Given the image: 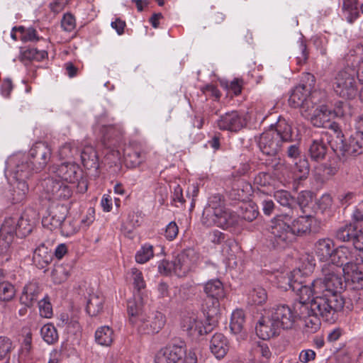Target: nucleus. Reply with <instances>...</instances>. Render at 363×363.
Returning <instances> with one entry per match:
<instances>
[{
  "label": "nucleus",
  "mask_w": 363,
  "mask_h": 363,
  "mask_svg": "<svg viewBox=\"0 0 363 363\" xmlns=\"http://www.w3.org/2000/svg\"><path fill=\"white\" fill-rule=\"evenodd\" d=\"M70 267L69 265H57L52 271V278L55 283L61 284L65 281L70 275Z\"/></svg>",
  "instance_id": "obj_45"
},
{
  "label": "nucleus",
  "mask_w": 363,
  "mask_h": 363,
  "mask_svg": "<svg viewBox=\"0 0 363 363\" xmlns=\"http://www.w3.org/2000/svg\"><path fill=\"white\" fill-rule=\"evenodd\" d=\"M340 149L345 155L357 156L363 154V131L357 130L350 136L347 143L341 140Z\"/></svg>",
  "instance_id": "obj_23"
},
{
  "label": "nucleus",
  "mask_w": 363,
  "mask_h": 363,
  "mask_svg": "<svg viewBox=\"0 0 363 363\" xmlns=\"http://www.w3.org/2000/svg\"><path fill=\"white\" fill-rule=\"evenodd\" d=\"M298 318L303 320L304 330L307 333H314L317 332L320 327V317L317 314L312 313L311 311L301 312L298 311Z\"/></svg>",
  "instance_id": "obj_33"
},
{
  "label": "nucleus",
  "mask_w": 363,
  "mask_h": 363,
  "mask_svg": "<svg viewBox=\"0 0 363 363\" xmlns=\"http://www.w3.org/2000/svg\"><path fill=\"white\" fill-rule=\"evenodd\" d=\"M40 314L42 317L49 318L52 315V309L50 302L41 300L38 303Z\"/></svg>",
  "instance_id": "obj_64"
},
{
  "label": "nucleus",
  "mask_w": 363,
  "mask_h": 363,
  "mask_svg": "<svg viewBox=\"0 0 363 363\" xmlns=\"http://www.w3.org/2000/svg\"><path fill=\"white\" fill-rule=\"evenodd\" d=\"M210 350L217 359L224 357L229 350L227 338L221 333L214 334L210 342Z\"/></svg>",
  "instance_id": "obj_27"
},
{
  "label": "nucleus",
  "mask_w": 363,
  "mask_h": 363,
  "mask_svg": "<svg viewBox=\"0 0 363 363\" xmlns=\"http://www.w3.org/2000/svg\"><path fill=\"white\" fill-rule=\"evenodd\" d=\"M345 282L352 285L354 289H363V261L342 268Z\"/></svg>",
  "instance_id": "obj_21"
},
{
  "label": "nucleus",
  "mask_w": 363,
  "mask_h": 363,
  "mask_svg": "<svg viewBox=\"0 0 363 363\" xmlns=\"http://www.w3.org/2000/svg\"><path fill=\"white\" fill-rule=\"evenodd\" d=\"M145 159L143 152L130 150L125 154V162L128 166L135 167L139 165Z\"/></svg>",
  "instance_id": "obj_50"
},
{
  "label": "nucleus",
  "mask_w": 363,
  "mask_h": 363,
  "mask_svg": "<svg viewBox=\"0 0 363 363\" xmlns=\"http://www.w3.org/2000/svg\"><path fill=\"white\" fill-rule=\"evenodd\" d=\"M251 354L255 361L259 363H267L272 353L268 345L262 341L255 342L251 349Z\"/></svg>",
  "instance_id": "obj_34"
},
{
  "label": "nucleus",
  "mask_w": 363,
  "mask_h": 363,
  "mask_svg": "<svg viewBox=\"0 0 363 363\" xmlns=\"http://www.w3.org/2000/svg\"><path fill=\"white\" fill-rule=\"evenodd\" d=\"M29 155L33 159L32 162L35 170L43 169L48 164L51 156V149L45 142L35 143L29 151Z\"/></svg>",
  "instance_id": "obj_19"
},
{
  "label": "nucleus",
  "mask_w": 363,
  "mask_h": 363,
  "mask_svg": "<svg viewBox=\"0 0 363 363\" xmlns=\"http://www.w3.org/2000/svg\"><path fill=\"white\" fill-rule=\"evenodd\" d=\"M182 328L193 337H199L211 330L209 324L204 323L201 317L194 313L184 315L182 320Z\"/></svg>",
  "instance_id": "obj_17"
},
{
  "label": "nucleus",
  "mask_w": 363,
  "mask_h": 363,
  "mask_svg": "<svg viewBox=\"0 0 363 363\" xmlns=\"http://www.w3.org/2000/svg\"><path fill=\"white\" fill-rule=\"evenodd\" d=\"M302 116L310 121L311 124L317 128H327L336 130L337 124L331 123L332 118L342 116L343 113L340 110L331 111L326 105H316V102L309 107L308 112Z\"/></svg>",
  "instance_id": "obj_9"
},
{
  "label": "nucleus",
  "mask_w": 363,
  "mask_h": 363,
  "mask_svg": "<svg viewBox=\"0 0 363 363\" xmlns=\"http://www.w3.org/2000/svg\"><path fill=\"white\" fill-rule=\"evenodd\" d=\"M8 168L13 175L16 180L26 181L35 170V167L29 164L28 158L23 155H16L9 158Z\"/></svg>",
  "instance_id": "obj_16"
},
{
  "label": "nucleus",
  "mask_w": 363,
  "mask_h": 363,
  "mask_svg": "<svg viewBox=\"0 0 363 363\" xmlns=\"http://www.w3.org/2000/svg\"><path fill=\"white\" fill-rule=\"evenodd\" d=\"M176 275L184 277L196 268L199 263V255L194 249L188 248L181 252L175 258Z\"/></svg>",
  "instance_id": "obj_15"
},
{
  "label": "nucleus",
  "mask_w": 363,
  "mask_h": 363,
  "mask_svg": "<svg viewBox=\"0 0 363 363\" xmlns=\"http://www.w3.org/2000/svg\"><path fill=\"white\" fill-rule=\"evenodd\" d=\"M298 138L294 135L291 126L284 120H279L275 128L264 131L260 135L258 145L266 155H275L279 150L282 143L291 142Z\"/></svg>",
  "instance_id": "obj_5"
},
{
  "label": "nucleus",
  "mask_w": 363,
  "mask_h": 363,
  "mask_svg": "<svg viewBox=\"0 0 363 363\" xmlns=\"http://www.w3.org/2000/svg\"><path fill=\"white\" fill-rule=\"evenodd\" d=\"M315 222V218L311 216H301L295 220L291 219V228L296 237L311 232Z\"/></svg>",
  "instance_id": "obj_32"
},
{
  "label": "nucleus",
  "mask_w": 363,
  "mask_h": 363,
  "mask_svg": "<svg viewBox=\"0 0 363 363\" xmlns=\"http://www.w3.org/2000/svg\"><path fill=\"white\" fill-rule=\"evenodd\" d=\"M318 93L311 91V89L306 85L296 86L289 99V104L291 107L299 108L301 115L308 112L309 107L315 104Z\"/></svg>",
  "instance_id": "obj_11"
},
{
  "label": "nucleus",
  "mask_w": 363,
  "mask_h": 363,
  "mask_svg": "<svg viewBox=\"0 0 363 363\" xmlns=\"http://www.w3.org/2000/svg\"><path fill=\"white\" fill-rule=\"evenodd\" d=\"M308 174L309 165L307 160L299 158L294 165L291 178L295 181L301 180L306 178Z\"/></svg>",
  "instance_id": "obj_41"
},
{
  "label": "nucleus",
  "mask_w": 363,
  "mask_h": 363,
  "mask_svg": "<svg viewBox=\"0 0 363 363\" xmlns=\"http://www.w3.org/2000/svg\"><path fill=\"white\" fill-rule=\"evenodd\" d=\"M356 231L357 227L354 224L347 223L337 229L335 236L340 241L353 242Z\"/></svg>",
  "instance_id": "obj_42"
},
{
  "label": "nucleus",
  "mask_w": 363,
  "mask_h": 363,
  "mask_svg": "<svg viewBox=\"0 0 363 363\" xmlns=\"http://www.w3.org/2000/svg\"><path fill=\"white\" fill-rule=\"evenodd\" d=\"M238 247L236 242L232 239H228L222 245L221 252L225 258L226 264L229 267L234 268L238 266V260L236 253Z\"/></svg>",
  "instance_id": "obj_31"
},
{
  "label": "nucleus",
  "mask_w": 363,
  "mask_h": 363,
  "mask_svg": "<svg viewBox=\"0 0 363 363\" xmlns=\"http://www.w3.org/2000/svg\"><path fill=\"white\" fill-rule=\"evenodd\" d=\"M114 339V332L109 326H101L95 332L96 342L102 346H110Z\"/></svg>",
  "instance_id": "obj_38"
},
{
  "label": "nucleus",
  "mask_w": 363,
  "mask_h": 363,
  "mask_svg": "<svg viewBox=\"0 0 363 363\" xmlns=\"http://www.w3.org/2000/svg\"><path fill=\"white\" fill-rule=\"evenodd\" d=\"M245 313L241 309L235 310L231 315L230 328L234 334H239L243 329Z\"/></svg>",
  "instance_id": "obj_43"
},
{
  "label": "nucleus",
  "mask_w": 363,
  "mask_h": 363,
  "mask_svg": "<svg viewBox=\"0 0 363 363\" xmlns=\"http://www.w3.org/2000/svg\"><path fill=\"white\" fill-rule=\"evenodd\" d=\"M18 32L21 33L20 39L22 42H34L38 41L40 38L37 34V31L32 27L25 28L18 26Z\"/></svg>",
  "instance_id": "obj_51"
},
{
  "label": "nucleus",
  "mask_w": 363,
  "mask_h": 363,
  "mask_svg": "<svg viewBox=\"0 0 363 363\" xmlns=\"http://www.w3.org/2000/svg\"><path fill=\"white\" fill-rule=\"evenodd\" d=\"M104 298L98 294H91L89 296L86 304V312L91 316H96L103 310Z\"/></svg>",
  "instance_id": "obj_40"
},
{
  "label": "nucleus",
  "mask_w": 363,
  "mask_h": 363,
  "mask_svg": "<svg viewBox=\"0 0 363 363\" xmlns=\"http://www.w3.org/2000/svg\"><path fill=\"white\" fill-rule=\"evenodd\" d=\"M40 335L48 344H53L58 340V333L55 327L52 323L44 325L40 330Z\"/></svg>",
  "instance_id": "obj_46"
},
{
  "label": "nucleus",
  "mask_w": 363,
  "mask_h": 363,
  "mask_svg": "<svg viewBox=\"0 0 363 363\" xmlns=\"http://www.w3.org/2000/svg\"><path fill=\"white\" fill-rule=\"evenodd\" d=\"M186 354L182 346L169 345L161 349L155 357V363H184Z\"/></svg>",
  "instance_id": "obj_20"
},
{
  "label": "nucleus",
  "mask_w": 363,
  "mask_h": 363,
  "mask_svg": "<svg viewBox=\"0 0 363 363\" xmlns=\"http://www.w3.org/2000/svg\"><path fill=\"white\" fill-rule=\"evenodd\" d=\"M342 269L333 264H325L322 267L323 277L313 281L314 290L318 294H338L343 289V281L341 277Z\"/></svg>",
  "instance_id": "obj_7"
},
{
  "label": "nucleus",
  "mask_w": 363,
  "mask_h": 363,
  "mask_svg": "<svg viewBox=\"0 0 363 363\" xmlns=\"http://www.w3.org/2000/svg\"><path fill=\"white\" fill-rule=\"evenodd\" d=\"M179 233V228L177 223L174 221H171L166 226L164 235L169 241H172L176 238Z\"/></svg>",
  "instance_id": "obj_63"
},
{
  "label": "nucleus",
  "mask_w": 363,
  "mask_h": 363,
  "mask_svg": "<svg viewBox=\"0 0 363 363\" xmlns=\"http://www.w3.org/2000/svg\"><path fill=\"white\" fill-rule=\"evenodd\" d=\"M61 181L53 177L45 179L42 184L43 194L48 200H52Z\"/></svg>",
  "instance_id": "obj_44"
},
{
  "label": "nucleus",
  "mask_w": 363,
  "mask_h": 363,
  "mask_svg": "<svg viewBox=\"0 0 363 363\" xmlns=\"http://www.w3.org/2000/svg\"><path fill=\"white\" fill-rule=\"evenodd\" d=\"M201 223L207 227L216 226L223 230H234L239 224V216L227 208L220 196H212L205 206Z\"/></svg>",
  "instance_id": "obj_3"
},
{
  "label": "nucleus",
  "mask_w": 363,
  "mask_h": 363,
  "mask_svg": "<svg viewBox=\"0 0 363 363\" xmlns=\"http://www.w3.org/2000/svg\"><path fill=\"white\" fill-rule=\"evenodd\" d=\"M327 150V144L322 138L315 139L310 145L309 155L311 160L320 161L325 158Z\"/></svg>",
  "instance_id": "obj_36"
},
{
  "label": "nucleus",
  "mask_w": 363,
  "mask_h": 363,
  "mask_svg": "<svg viewBox=\"0 0 363 363\" xmlns=\"http://www.w3.org/2000/svg\"><path fill=\"white\" fill-rule=\"evenodd\" d=\"M276 327L280 330H289L293 328L298 318V309L291 308L286 304H279L274 307L269 316Z\"/></svg>",
  "instance_id": "obj_10"
},
{
  "label": "nucleus",
  "mask_w": 363,
  "mask_h": 363,
  "mask_svg": "<svg viewBox=\"0 0 363 363\" xmlns=\"http://www.w3.org/2000/svg\"><path fill=\"white\" fill-rule=\"evenodd\" d=\"M127 313L130 323L140 335H154L162 330L166 323L165 315L158 311L145 310L143 298L135 294L127 302Z\"/></svg>",
  "instance_id": "obj_1"
},
{
  "label": "nucleus",
  "mask_w": 363,
  "mask_h": 363,
  "mask_svg": "<svg viewBox=\"0 0 363 363\" xmlns=\"http://www.w3.org/2000/svg\"><path fill=\"white\" fill-rule=\"evenodd\" d=\"M246 124L244 116L236 111L225 113L217 121V125L220 130L230 132H238Z\"/></svg>",
  "instance_id": "obj_18"
},
{
  "label": "nucleus",
  "mask_w": 363,
  "mask_h": 363,
  "mask_svg": "<svg viewBox=\"0 0 363 363\" xmlns=\"http://www.w3.org/2000/svg\"><path fill=\"white\" fill-rule=\"evenodd\" d=\"M39 294L38 285L36 283L30 282L23 287L20 302L26 307H31L38 301Z\"/></svg>",
  "instance_id": "obj_28"
},
{
  "label": "nucleus",
  "mask_w": 363,
  "mask_h": 363,
  "mask_svg": "<svg viewBox=\"0 0 363 363\" xmlns=\"http://www.w3.org/2000/svg\"><path fill=\"white\" fill-rule=\"evenodd\" d=\"M77 152L76 147L71 143H66L59 149V156L61 159H70Z\"/></svg>",
  "instance_id": "obj_57"
},
{
  "label": "nucleus",
  "mask_w": 363,
  "mask_h": 363,
  "mask_svg": "<svg viewBox=\"0 0 363 363\" xmlns=\"http://www.w3.org/2000/svg\"><path fill=\"white\" fill-rule=\"evenodd\" d=\"M176 263L174 259L172 262L162 260L158 264V271L161 274L169 275L174 273L176 274Z\"/></svg>",
  "instance_id": "obj_60"
},
{
  "label": "nucleus",
  "mask_w": 363,
  "mask_h": 363,
  "mask_svg": "<svg viewBox=\"0 0 363 363\" xmlns=\"http://www.w3.org/2000/svg\"><path fill=\"white\" fill-rule=\"evenodd\" d=\"M133 284L135 289L140 291L145 288V281L144 280L143 273L136 268L131 269Z\"/></svg>",
  "instance_id": "obj_56"
},
{
  "label": "nucleus",
  "mask_w": 363,
  "mask_h": 363,
  "mask_svg": "<svg viewBox=\"0 0 363 363\" xmlns=\"http://www.w3.org/2000/svg\"><path fill=\"white\" fill-rule=\"evenodd\" d=\"M357 262H363V250H358L354 246L352 247L340 246L335 248L330 264L342 269L347 265H353Z\"/></svg>",
  "instance_id": "obj_14"
},
{
  "label": "nucleus",
  "mask_w": 363,
  "mask_h": 363,
  "mask_svg": "<svg viewBox=\"0 0 363 363\" xmlns=\"http://www.w3.org/2000/svg\"><path fill=\"white\" fill-rule=\"evenodd\" d=\"M292 291H296L299 297V300L294 303L295 308H298V311H301V305H309L310 298L315 296L318 293L314 290L313 286V282L311 285L306 286L303 285L301 281H298V278L296 279L294 281V286L291 289Z\"/></svg>",
  "instance_id": "obj_24"
},
{
  "label": "nucleus",
  "mask_w": 363,
  "mask_h": 363,
  "mask_svg": "<svg viewBox=\"0 0 363 363\" xmlns=\"http://www.w3.org/2000/svg\"><path fill=\"white\" fill-rule=\"evenodd\" d=\"M82 162L86 169L99 167L98 156L92 146H85L81 152Z\"/></svg>",
  "instance_id": "obj_37"
},
{
  "label": "nucleus",
  "mask_w": 363,
  "mask_h": 363,
  "mask_svg": "<svg viewBox=\"0 0 363 363\" xmlns=\"http://www.w3.org/2000/svg\"><path fill=\"white\" fill-rule=\"evenodd\" d=\"M154 256L152 245L144 244L135 254V261L139 264H145Z\"/></svg>",
  "instance_id": "obj_48"
},
{
  "label": "nucleus",
  "mask_w": 363,
  "mask_h": 363,
  "mask_svg": "<svg viewBox=\"0 0 363 363\" xmlns=\"http://www.w3.org/2000/svg\"><path fill=\"white\" fill-rule=\"evenodd\" d=\"M61 26L66 32L74 30L76 27V20L74 16L70 13L64 14L61 21Z\"/></svg>",
  "instance_id": "obj_61"
},
{
  "label": "nucleus",
  "mask_w": 363,
  "mask_h": 363,
  "mask_svg": "<svg viewBox=\"0 0 363 363\" xmlns=\"http://www.w3.org/2000/svg\"><path fill=\"white\" fill-rule=\"evenodd\" d=\"M301 312H308L317 314L327 322H334L335 313L342 310L344 301L340 296L333 294H318L314 296L309 305H301Z\"/></svg>",
  "instance_id": "obj_6"
},
{
  "label": "nucleus",
  "mask_w": 363,
  "mask_h": 363,
  "mask_svg": "<svg viewBox=\"0 0 363 363\" xmlns=\"http://www.w3.org/2000/svg\"><path fill=\"white\" fill-rule=\"evenodd\" d=\"M241 209L242 218L247 221H252L259 214L256 206L253 203H246Z\"/></svg>",
  "instance_id": "obj_55"
},
{
  "label": "nucleus",
  "mask_w": 363,
  "mask_h": 363,
  "mask_svg": "<svg viewBox=\"0 0 363 363\" xmlns=\"http://www.w3.org/2000/svg\"><path fill=\"white\" fill-rule=\"evenodd\" d=\"M356 69L346 67L338 71L331 80L335 94L340 98L351 100L359 93L356 80Z\"/></svg>",
  "instance_id": "obj_8"
},
{
  "label": "nucleus",
  "mask_w": 363,
  "mask_h": 363,
  "mask_svg": "<svg viewBox=\"0 0 363 363\" xmlns=\"http://www.w3.org/2000/svg\"><path fill=\"white\" fill-rule=\"evenodd\" d=\"M34 224V220L28 212H24L19 218H6L0 228V255L9 260L15 236H27L31 233Z\"/></svg>",
  "instance_id": "obj_2"
},
{
  "label": "nucleus",
  "mask_w": 363,
  "mask_h": 363,
  "mask_svg": "<svg viewBox=\"0 0 363 363\" xmlns=\"http://www.w3.org/2000/svg\"><path fill=\"white\" fill-rule=\"evenodd\" d=\"M250 297L254 304L262 305L267 300V294L264 288L257 286L251 291Z\"/></svg>",
  "instance_id": "obj_52"
},
{
  "label": "nucleus",
  "mask_w": 363,
  "mask_h": 363,
  "mask_svg": "<svg viewBox=\"0 0 363 363\" xmlns=\"http://www.w3.org/2000/svg\"><path fill=\"white\" fill-rule=\"evenodd\" d=\"M255 329L257 335L262 340L269 339L278 335L280 331V329L275 326L269 317L267 320H259Z\"/></svg>",
  "instance_id": "obj_29"
},
{
  "label": "nucleus",
  "mask_w": 363,
  "mask_h": 363,
  "mask_svg": "<svg viewBox=\"0 0 363 363\" xmlns=\"http://www.w3.org/2000/svg\"><path fill=\"white\" fill-rule=\"evenodd\" d=\"M66 213L65 208L57 207L49 212L42 219V225L48 230H53L60 228L62 222L65 220Z\"/></svg>",
  "instance_id": "obj_25"
},
{
  "label": "nucleus",
  "mask_w": 363,
  "mask_h": 363,
  "mask_svg": "<svg viewBox=\"0 0 363 363\" xmlns=\"http://www.w3.org/2000/svg\"><path fill=\"white\" fill-rule=\"evenodd\" d=\"M29 191V186L26 181L16 180L11 191V199L13 203H20L24 201Z\"/></svg>",
  "instance_id": "obj_39"
},
{
  "label": "nucleus",
  "mask_w": 363,
  "mask_h": 363,
  "mask_svg": "<svg viewBox=\"0 0 363 363\" xmlns=\"http://www.w3.org/2000/svg\"><path fill=\"white\" fill-rule=\"evenodd\" d=\"M342 12L347 22L353 23L359 17L358 0H342Z\"/></svg>",
  "instance_id": "obj_35"
},
{
  "label": "nucleus",
  "mask_w": 363,
  "mask_h": 363,
  "mask_svg": "<svg viewBox=\"0 0 363 363\" xmlns=\"http://www.w3.org/2000/svg\"><path fill=\"white\" fill-rule=\"evenodd\" d=\"M52 172L56 177L69 183H77L83 185L84 190L87 189L85 181L82 180V171L74 162H64L60 165L52 167Z\"/></svg>",
  "instance_id": "obj_13"
},
{
  "label": "nucleus",
  "mask_w": 363,
  "mask_h": 363,
  "mask_svg": "<svg viewBox=\"0 0 363 363\" xmlns=\"http://www.w3.org/2000/svg\"><path fill=\"white\" fill-rule=\"evenodd\" d=\"M23 57L29 60L41 61L48 57V52L45 50H38L36 48H29L24 51Z\"/></svg>",
  "instance_id": "obj_58"
},
{
  "label": "nucleus",
  "mask_w": 363,
  "mask_h": 363,
  "mask_svg": "<svg viewBox=\"0 0 363 363\" xmlns=\"http://www.w3.org/2000/svg\"><path fill=\"white\" fill-rule=\"evenodd\" d=\"M208 238L210 242L216 245L223 244L228 240L226 235L218 230L211 231Z\"/></svg>",
  "instance_id": "obj_62"
},
{
  "label": "nucleus",
  "mask_w": 363,
  "mask_h": 363,
  "mask_svg": "<svg viewBox=\"0 0 363 363\" xmlns=\"http://www.w3.org/2000/svg\"><path fill=\"white\" fill-rule=\"evenodd\" d=\"M16 294L14 286L9 281L0 282V301L8 302L12 300Z\"/></svg>",
  "instance_id": "obj_49"
},
{
  "label": "nucleus",
  "mask_w": 363,
  "mask_h": 363,
  "mask_svg": "<svg viewBox=\"0 0 363 363\" xmlns=\"http://www.w3.org/2000/svg\"><path fill=\"white\" fill-rule=\"evenodd\" d=\"M61 233L63 235L69 237L75 234L79 230V225L77 221L72 219H66L62 222L60 225Z\"/></svg>",
  "instance_id": "obj_53"
},
{
  "label": "nucleus",
  "mask_w": 363,
  "mask_h": 363,
  "mask_svg": "<svg viewBox=\"0 0 363 363\" xmlns=\"http://www.w3.org/2000/svg\"><path fill=\"white\" fill-rule=\"evenodd\" d=\"M335 250V243L328 238L318 239L313 247V252L320 262H332Z\"/></svg>",
  "instance_id": "obj_22"
},
{
  "label": "nucleus",
  "mask_w": 363,
  "mask_h": 363,
  "mask_svg": "<svg viewBox=\"0 0 363 363\" xmlns=\"http://www.w3.org/2000/svg\"><path fill=\"white\" fill-rule=\"evenodd\" d=\"M204 291L208 297L206 301L208 316H213L219 311V300L225 296L223 284L218 279L211 280L206 284Z\"/></svg>",
  "instance_id": "obj_12"
},
{
  "label": "nucleus",
  "mask_w": 363,
  "mask_h": 363,
  "mask_svg": "<svg viewBox=\"0 0 363 363\" xmlns=\"http://www.w3.org/2000/svg\"><path fill=\"white\" fill-rule=\"evenodd\" d=\"M291 217L281 214L273 218L266 229V242L269 247L283 250L296 239V234L291 228Z\"/></svg>",
  "instance_id": "obj_4"
},
{
  "label": "nucleus",
  "mask_w": 363,
  "mask_h": 363,
  "mask_svg": "<svg viewBox=\"0 0 363 363\" xmlns=\"http://www.w3.org/2000/svg\"><path fill=\"white\" fill-rule=\"evenodd\" d=\"M11 347L12 343L9 338L0 336V361L9 357Z\"/></svg>",
  "instance_id": "obj_59"
},
{
  "label": "nucleus",
  "mask_w": 363,
  "mask_h": 363,
  "mask_svg": "<svg viewBox=\"0 0 363 363\" xmlns=\"http://www.w3.org/2000/svg\"><path fill=\"white\" fill-rule=\"evenodd\" d=\"M301 274V269H294L293 272H281L275 276L274 284L277 288L284 291L291 289L294 286V281L298 278Z\"/></svg>",
  "instance_id": "obj_26"
},
{
  "label": "nucleus",
  "mask_w": 363,
  "mask_h": 363,
  "mask_svg": "<svg viewBox=\"0 0 363 363\" xmlns=\"http://www.w3.org/2000/svg\"><path fill=\"white\" fill-rule=\"evenodd\" d=\"M72 191L67 185L65 184L62 181L60 182L56 192L53 196L52 201H62L67 200L71 197Z\"/></svg>",
  "instance_id": "obj_54"
},
{
  "label": "nucleus",
  "mask_w": 363,
  "mask_h": 363,
  "mask_svg": "<svg viewBox=\"0 0 363 363\" xmlns=\"http://www.w3.org/2000/svg\"><path fill=\"white\" fill-rule=\"evenodd\" d=\"M275 200L281 206L292 208L296 204V200L290 193L286 190H278L274 192Z\"/></svg>",
  "instance_id": "obj_47"
},
{
  "label": "nucleus",
  "mask_w": 363,
  "mask_h": 363,
  "mask_svg": "<svg viewBox=\"0 0 363 363\" xmlns=\"http://www.w3.org/2000/svg\"><path fill=\"white\" fill-rule=\"evenodd\" d=\"M52 260V253L44 244L40 245L34 250L33 262L38 268H45Z\"/></svg>",
  "instance_id": "obj_30"
}]
</instances>
